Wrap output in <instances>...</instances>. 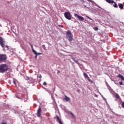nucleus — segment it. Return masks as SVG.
Segmentation results:
<instances>
[{
    "instance_id": "nucleus-15",
    "label": "nucleus",
    "mask_w": 124,
    "mask_h": 124,
    "mask_svg": "<svg viewBox=\"0 0 124 124\" xmlns=\"http://www.w3.org/2000/svg\"><path fill=\"white\" fill-rule=\"evenodd\" d=\"M115 97L117 98V99H120V95H119V94H116Z\"/></svg>"
},
{
    "instance_id": "nucleus-20",
    "label": "nucleus",
    "mask_w": 124,
    "mask_h": 124,
    "mask_svg": "<svg viewBox=\"0 0 124 124\" xmlns=\"http://www.w3.org/2000/svg\"><path fill=\"white\" fill-rule=\"evenodd\" d=\"M122 108H124V102H122Z\"/></svg>"
},
{
    "instance_id": "nucleus-27",
    "label": "nucleus",
    "mask_w": 124,
    "mask_h": 124,
    "mask_svg": "<svg viewBox=\"0 0 124 124\" xmlns=\"http://www.w3.org/2000/svg\"><path fill=\"white\" fill-rule=\"evenodd\" d=\"M39 78L40 79H41V78H42V76H41V75H40L39 76Z\"/></svg>"
},
{
    "instance_id": "nucleus-14",
    "label": "nucleus",
    "mask_w": 124,
    "mask_h": 124,
    "mask_svg": "<svg viewBox=\"0 0 124 124\" xmlns=\"http://www.w3.org/2000/svg\"><path fill=\"white\" fill-rule=\"evenodd\" d=\"M114 4H113V6L115 7V8H118V5L117 3L114 1Z\"/></svg>"
},
{
    "instance_id": "nucleus-4",
    "label": "nucleus",
    "mask_w": 124,
    "mask_h": 124,
    "mask_svg": "<svg viewBox=\"0 0 124 124\" xmlns=\"http://www.w3.org/2000/svg\"><path fill=\"white\" fill-rule=\"evenodd\" d=\"M64 16L67 20H71V14L69 12H66L64 14Z\"/></svg>"
},
{
    "instance_id": "nucleus-3",
    "label": "nucleus",
    "mask_w": 124,
    "mask_h": 124,
    "mask_svg": "<svg viewBox=\"0 0 124 124\" xmlns=\"http://www.w3.org/2000/svg\"><path fill=\"white\" fill-rule=\"evenodd\" d=\"M7 57L5 54H0V62H3L6 61Z\"/></svg>"
},
{
    "instance_id": "nucleus-5",
    "label": "nucleus",
    "mask_w": 124,
    "mask_h": 124,
    "mask_svg": "<svg viewBox=\"0 0 124 124\" xmlns=\"http://www.w3.org/2000/svg\"><path fill=\"white\" fill-rule=\"evenodd\" d=\"M29 44L31 48L33 53L35 55V59H37V53L36 51H35L34 49H33V46H32V45H31V43H30Z\"/></svg>"
},
{
    "instance_id": "nucleus-6",
    "label": "nucleus",
    "mask_w": 124,
    "mask_h": 124,
    "mask_svg": "<svg viewBox=\"0 0 124 124\" xmlns=\"http://www.w3.org/2000/svg\"><path fill=\"white\" fill-rule=\"evenodd\" d=\"M42 111V110L41 109V108L39 107L37 110V116L38 118H40V117H41Z\"/></svg>"
},
{
    "instance_id": "nucleus-24",
    "label": "nucleus",
    "mask_w": 124,
    "mask_h": 124,
    "mask_svg": "<svg viewBox=\"0 0 124 124\" xmlns=\"http://www.w3.org/2000/svg\"><path fill=\"white\" fill-rule=\"evenodd\" d=\"M70 114H71L72 117H74V114L72 112H71Z\"/></svg>"
},
{
    "instance_id": "nucleus-23",
    "label": "nucleus",
    "mask_w": 124,
    "mask_h": 124,
    "mask_svg": "<svg viewBox=\"0 0 124 124\" xmlns=\"http://www.w3.org/2000/svg\"><path fill=\"white\" fill-rule=\"evenodd\" d=\"M94 30H95V31H98V28L97 27H95Z\"/></svg>"
},
{
    "instance_id": "nucleus-21",
    "label": "nucleus",
    "mask_w": 124,
    "mask_h": 124,
    "mask_svg": "<svg viewBox=\"0 0 124 124\" xmlns=\"http://www.w3.org/2000/svg\"><path fill=\"white\" fill-rule=\"evenodd\" d=\"M13 83H14V85H16V80H15V79L13 80Z\"/></svg>"
},
{
    "instance_id": "nucleus-29",
    "label": "nucleus",
    "mask_w": 124,
    "mask_h": 124,
    "mask_svg": "<svg viewBox=\"0 0 124 124\" xmlns=\"http://www.w3.org/2000/svg\"><path fill=\"white\" fill-rule=\"evenodd\" d=\"M41 54H42L41 53H37V55H41Z\"/></svg>"
},
{
    "instance_id": "nucleus-31",
    "label": "nucleus",
    "mask_w": 124,
    "mask_h": 124,
    "mask_svg": "<svg viewBox=\"0 0 124 124\" xmlns=\"http://www.w3.org/2000/svg\"><path fill=\"white\" fill-rule=\"evenodd\" d=\"M88 81H90L91 82V79H88Z\"/></svg>"
},
{
    "instance_id": "nucleus-9",
    "label": "nucleus",
    "mask_w": 124,
    "mask_h": 124,
    "mask_svg": "<svg viewBox=\"0 0 124 124\" xmlns=\"http://www.w3.org/2000/svg\"><path fill=\"white\" fill-rule=\"evenodd\" d=\"M83 76L85 78H86V79H88V80H90V78L89 77L88 75L85 73H83Z\"/></svg>"
},
{
    "instance_id": "nucleus-13",
    "label": "nucleus",
    "mask_w": 124,
    "mask_h": 124,
    "mask_svg": "<svg viewBox=\"0 0 124 124\" xmlns=\"http://www.w3.org/2000/svg\"><path fill=\"white\" fill-rule=\"evenodd\" d=\"M106 1L108 3H114V0H106Z\"/></svg>"
},
{
    "instance_id": "nucleus-25",
    "label": "nucleus",
    "mask_w": 124,
    "mask_h": 124,
    "mask_svg": "<svg viewBox=\"0 0 124 124\" xmlns=\"http://www.w3.org/2000/svg\"><path fill=\"white\" fill-rule=\"evenodd\" d=\"M5 47H6V50H9V48H8V46H6Z\"/></svg>"
},
{
    "instance_id": "nucleus-12",
    "label": "nucleus",
    "mask_w": 124,
    "mask_h": 124,
    "mask_svg": "<svg viewBox=\"0 0 124 124\" xmlns=\"http://www.w3.org/2000/svg\"><path fill=\"white\" fill-rule=\"evenodd\" d=\"M4 42H5L3 41L0 43V45L2 47V48L4 47Z\"/></svg>"
},
{
    "instance_id": "nucleus-8",
    "label": "nucleus",
    "mask_w": 124,
    "mask_h": 124,
    "mask_svg": "<svg viewBox=\"0 0 124 124\" xmlns=\"http://www.w3.org/2000/svg\"><path fill=\"white\" fill-rule=\"evenodd\" d=\"M56 117L57 120V122L58 123H59V124H63L62 123V120H61V118H60V117H59V116L56 115Z\"/></svg>"
},
{
    "instance_id": "nucleus-19",
    "label": "nucleus",
    "mask_w": 124,
    "mask_h": 124,
    "mask_svg": "<svg viewBox=\"0 0 124 124\" xmlns=\"http://www.w3.org/2000/svg\"><path fill=\"white\" fill-rule=\"evenodd\" d=\"M3 41V39L1 38V37H0V42H2Z\"/></svg>"
},
{
    "instance_id": "nucleus-7",
    "label": "nucleus",
    "mask_w": 124,
    "mask_h": 124,
    "mask_svg": "<svg viewBox=\"0 0 124 124\" xmlns=\"http://www.w3.org/2000/svg\"><path fill=\"white\" fill-rule=\"evenodd\" d=\"M75 16L76 17V18H78L79 21H84V18L82 16H79L77 14H75Z\"/></svg>"
},
{
    "instance_id": "nucleus-18",
    "label": "nucleus",
    "mask_w": 124,
    "mask_h": 124,
    "mask_svg": "<svg viewBox=\"0 0 124 124\" xmlns=\"http://www.w3.org/2000/svg\"><path fill=\"white\" fill-rule=\"evenodd\" d=\"M42 47L43 48V49H44V50H46V46H45V45H43L42 46Z\"/></svg>"
},
{
    "instance_id": "nucleus-2",
    "label": "nucleus",
    "mask_w": 124,
    "mask_h": 124,
    "mask_svg": "<svg viewBox=\"0 0 124 124\" xmlns=\"http://www.w3.org/2000/svg\"><path fill=\"white\" fill-rule=\"evenodd\" d=\"M66 38H67L68 41H70V42H71V41H72V40H73V35H72V33H71V31H67L66 33Z\"/></svg>"
},
{
    "instance_id": "nucleus-26",
    "label": "nucleus",
    "mask_w": 124,
    "mask_h": 124,
    "mask_svg": "<svg viewBox=\"0 0 124 124\" xmlns=\"http://www.w3.org/2000/svg\"><path fill=\"white\" fill-rule=\"evenodd\" d=\"M119 84L121 85H123V82H122V81L119 82Z\"/></svg>"
},
{
    "instance_id": "nucleus-22",
    "label": "nucleus",
    "mask_w": 124,
    "mask_h": 124,
    "mask_svg": "<svg viewBox=\"0 0 124 124\" xmlns=\"http://www.w3.org/2000/svg\"><path fill=\"white\" fill-rule=\"evenodd\" d=\"M44 86H46V85H47V83H46V82H44L43 84Z\"/></svg>"
},
{
    "instance_id": "nucleus-1",
    "label": "nucleus",
    "mask_w": 124,
    "mask_h": 124,
    "mask_svg": "<svg viewBox=\"0 0 124 124\" xmlns=\"http://www.w3.org/2000/svg\"><path fill=\"white\" fill-rule=\"evenodd\" d=\"M9 70L8 65L7 64H2L0 65V73H4Z\"/></svg>"
},
{
    "instance_id": "nucleus-11",
    "label": "nucleus",
    "mask_w": 124,
    "mask_h": 124,
    "mask_svg": "<svg viewBox=\"0 0 124 124\" xmlns=\"http://www.w3.org/2000/svg\"><path fill=\"white\" fill-rule=\"evenodd\" d=\"M64 100H66V101H69L70 100V98L67 97V96H65V98H64Z\"/></svg>"
},
{
    "instance_id": "nucleus-32",
    "label": "nucleus",
    "mask_w": 124,
    "mask_h": 124,
    "mask_svg": "<svg viewBox=\"0 0 124 124\" xmlns=\"http://www.w3.org/2000/svg\"><path fill=\"white\" fill-rule=\"evenodd\" d=\"M61 27H62H62H63L62 25H61Z\"/></svg>"
},
{
    "instance_id": "nucleus-10",
    "label": "nucleus",
    "mask_w": 124,
    "mask_h": 124,
    "mask_svg": "<svg viewBox=\"0 0 124 124\" xmlns=\"http://www.w3.org/2000/svg\"><path fill=\"white\" fill-rule=\"evenodd\" d=\"M118 5H119V8H120V9H124V5H123V4L119 3Z\"/></svg>"
},
{
    "instance_id": "nucleus-16",
    "label": "nucleus",
    "mask_w": 124,
    "mask_h": 124,
    "mask_svg": "<svg viewBox=\"0 0 124 124\" xmlns=\"http://www.w3.org/2000/svg\"><path fill=\"white\" fill-rule=\"evenodd\" d=\"M1 124H7L6 121L4 120H2Z\"/></svg>"
},
{
    "instance_id": "nucleus-17",
    "label": "nucleus",
    "mask_w": 124,
    "mask_h": 124,
    "mask_svg": "<svg viewBox=\"0 0 124 124\" xmlns=\"http://www.w3.org/2000/svg\"><path fill=\"white\" fill-rule=\"evenodd\" d=\"M86 18H88V19H89L90 20H91V21H93V19L91 18L89 16H86Z\"/></svg>"
},
{
    "instance_id": "nucleus-30",
    "label": "nucleus",
    "mask_w": 124,
    "mask_h": 124,
    "mask_svg": "<svg viewBox=\"0 0 124 124\" xmlns=\"http://www.w3.org/2000/svg\"><path fill=\"white\" fill-rule=\"evenodd\" d=\"M9 83H11V81L9 80Z\"/></svg>"
},
{
    "instance_id": "nucleus-28",
    "label": "nucleus",
    "mask_w": 124,
    "mask_h": 124,
    "mask_svg": "<svg viewBox=\"0 0 124 124\" xmlns=\"http://www.w3.org/2000/svg\"><path fill=\"white\" fill-rule=\"evenodd\" d=\"M74 61L75 62H78V61L75 60V59H74Z\"/></svg>"
}]
</instances>
